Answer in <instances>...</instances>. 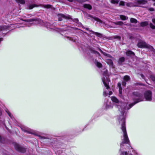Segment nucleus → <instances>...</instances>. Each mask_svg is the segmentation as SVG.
<instances>
[{
  "label": "nucleus",
  "instance_id": "obj_32",
  "mask_svg": "<svg viewBox=\"0 0 155 155\" xmlns=\"http://www.w3.org/2000/svg\"><path fill=\"white\" fill-rule=\"evenodd\" d=\"M97 66L99 68H101L102 66V64L100 63L97 62L96 63Z\"/></svg>",
  "mask_w": 155,
  "mask_h": 155
},
{
  "label": "nucleus",
  "instance_id": "obj_26",
  "mask_svg": "<svg viewBox=\"0 0 155 155\" xmlns=\"http://www.w3.org/2000/svg\"><path fill=\"white\" fill-rule=\"evenodd\" d=\"M7 26H0V31L5 30L7 29Z\"/></svg>",
  "mask_w": 155,
  "mask_h": 155
},
{
  "label": "nucleus",
  "instance_id": "obj_37",
  "mask_svg": "<svg viewBox=\"0 0 155 155\" xmlns=\"http://www.w3.org/2000/svg\"><path fill=\"white\" fill-rule=\"evenodd\" d=\"M6 112L8 113V115L9 116L12 118V119L13 116L12 115V114L10 113L8 111H6Z\"/></svg>",
  "mask_w": 155,
  "mask_h": 155
},
{
  "label": "nucleus",
  "instance_id": "obj_51",
  "mask_svg": "<svg viewBox=\"0 0 155 155\" xmlns=\"http://www.w3.org/2000/svg\"><path fill=\"white\" fill-rule=\"evenodd\" d=\"M2 137H1L0 136V142H2Z\"/></svg>",
  "mask_w": 155,
  "mask_h": 155
},
{
  "label": "nucleus",
  "instance_id": "obj_39",
  "mask_svg": "<svg viewBox=\"0 0 155 155\" xmlns=\"http://www.w3.org/2000/svg\"><path fill=\"white\" fill-rule=\"evenodd\" d=\"M94 19L95 20L99 22H101V21L99 19H98L97 18H94Z\"/></svg>",
  "mask_w": 155,
  "mask_h": 155
},
{
  "label": "nucleus",
  "instance_id": "obj_48",
  "mask_svg": "<svg viewBox=\"0 0 155 155\" xmlns=\"http://www.w3.org/2000/svg\"><path fill=\"white\" fill-rule=\"evenodd\" d=\"M153 22L155 24V18H153L152 20Z\"/></svg>",
  "mask_w": 155,
  "mask_h": 155
},
{
  "label": "nucleus",
  "instance_id": "obj_18",
  "mask_svg": "<svg viewBox=\"0 0 155 155\" xmlns=\"http://www.w3.org/2000/svg\"><path fill=\"white\" fill-rule=\"evenodd\" d=\"M89 49L91 52L92 53H94V54H97L98 55H100V53L97 51L94 50L93 48L89 47Z\"/></svg>",
  "mask_w": 155,
  "mask_h": 155
},
{
  "label": "nucleus",
  "instance_id": "obj_13",
  "mask_svg": "<svg viewBox=\"0 0 155 155\" xmlns=\"http://www.w3.org/2000/svg\"><path fill=\"white\" fill-rule=\"evenodd\" d=\"M90 32H91V33H92V34H94L95 35H96L97 36H98L99 37L101 38L102 37V34L100 33H98L97 32H95L93 31H91Z\"/></svg>",
  "mask_w": 155,
  "mask_h": 155
},
{
  "label": "nucleus",
  "instance_id": "obj_52",
  "mask_svg": "<svg viewBox=\"0 0 155 155\" xmlns=\"http://www.w3.org/2000/svg\"><path fill=\"white\" fill-rule=\"evenodd\" d=\"M68 1L70 2H73V0H68Z\"/></svg>",
  "mask_w": 155,
  "mask_h": 155
},
{
  "label": "nucleus",
  "instance_id": "obj_36",
  "mask_svg": "<svg viewBox=\"0 0 155 155\" xmlns=\"http://www.w3.org/2000/svg\"><path fill=\"white\" fill-rule=\"evenodd\" d=\"M114 38L115 39H117L118 40H120L121 38L120 37L118 36H114Z\"/></svg>",
  "mask_w": 155,
  "mask_h": 155
},
{
  "label": "nucleus",
  "instance_id": "obj_24",
  "mask_svg": "<svg viewBox=\"0 0 155 155\" xmlns=\"http://www.w3.org/2000/svg\"><path fill=\"white\" fill-rule=\"evenodd\" d=\"M37 6H38L35 4H31L29 5L28 7L29 9H32L34 7Z\"/></svg>",
  "mask_w": 155,
  "mask_h": 155
},
{
  "label": "nucleus",
  "instance_id": "obj_40",
  "mask_svg": "<svg viewBox=\"0 0 155 155\" xmlns=\"http://www.w3.org/2000/svg\"><path fill=\"white\" fill-rule=\"evenodd\" d=\"M148 10L150 11H154V9L153 8H148Z\"/></svg>",
  "mask_w": 155,
  "mask_h": 155
},
{
  "label": "nucleus",
  "instance_id": "obj_41",
  "mask_svg": "<svg viewBox=\"0 0 155 155\" xmlns=\"http://www.w3.org/2000/svg\"><path fill=\"white\" fill-rule=\"evenodd\" d=\"M127 155V152H122L121 153V155Z\"/></svg>",
  "mask_w": 155,
  "mask_h": 155
},
{
  "label": "nucleus",
  "instance_id": "obj_9",
  "mask_svg": "<svg viewBox=\"0 0 155 155\" xmlns=\"http://www.w3.org/2000/svg\"><path fill=\"white\" fill-rule=\"evenodd\" d=\"M107 63L109 65L110 67L114 68V65L112 60L111 59H107L106 61Z\"/></svg>",
  "mask_w": 155,
  "mask_h": 155
},
{
  "label": "nucleus",
  "instance_id": "obj_49",
  "mask_svg": "<svg viewBox=\"0 0 155 155\" xmlns=\"http://www.w3.org/2000/svg\"><path fill=\"white\" fill-rule=\"evenodd\" d=\"M79 1L81 2H84L85 1V0H79Z\"/></svg>",
  "mask_w": 155,
  "mask_h": 155
},
{
  "label": "nucleus",
  "instance_id": "obj_55",
  "mask_svg": "<svg viewBox=\"0 0 155 155\" xmlns=\"http://www.w3.org/2000/svg\"><path fill=\"white\" fill-rule=\"evenodd\" d=\"M153 1L155 2V0H152ZM153 5L154 6H155V2L153 4Z\"/></svg>",
  "mask_w": 155,
  "mask_h": 155
},
{
  "label": "nucleus",
  "instance_id": "obj_14",
  "mask_svg": "<svg viewBox=\"0 0 155 155\" xmlns=\"http://www.w3.org/2000/svg\"><path fill=\"white\" fill-rule=\"evenodd\" d=\"M126 54L127 56L134 55L135 54L132 51L130 50H128L126 52Z\"/></svg>",
  "mask_w": 155,
  "mask_h": 155
},
{
  "label": "nucleus",
  "instance_id": "obj_7",
  "mask_svg": "<svg viewBox=\"0 0 155 155\" xmlns=\"http://www.w3.org/2000/svg\"><path fill=\"white\" fill-rule=\"evenodd\" d=\"M58 20L59 21H61L62 20V18L67 19L69 18V15H65L63 14H60L58 15Z\"/></svg>",
  "mask_w": 155,
  "mask_h": 155
},
{
  "label": "nucleus",
  "instance_id": "obj_29",
  "mask_svg": "<svg viewBox=\"0 0 155 155\" xmlns=\"http://www.w3.org/2000/svg\"><path fill=\"white\" fill-rule=\"evenodd\" d=\"M62 151L61 150H59L56 153L58 155H63V154H62Z\"/></svg>",
  "mask_w": 155,
  "mask_h": 155
},
{
  "label": "nucleus",
  "instance_id": "obj_28",
  "mask_svg": "<svg viewBox=\"0 0 155 155\" xmlns=\"http://www.w3.org/2000/svg\"><path fill=\"white\" fill-rule=\"evenodd\" d=\"M124 80L126 81H129L130 79V77L129 76L127 75H126L124 77Z\"/></svg>",
  "mask_w": 155,
  "mask_h": 155
},
{
  "label": "nucleus",
  "instance_id": "obj_57",
  "mask_svg": "<svg viewBox=\"0 0 155 155\" xmlns=\"http://www.w3.org/2000/svg\"><path fill=\"white\" fill-rule=\"evenodd\" d=\"M41 139H45V137H40Z\"/></svg>",
  "mask_w": 155,
  "mask_h": 155
},
{
  "label": "nucleus",
  "instance_id": "obj_10",
  "mask_svg": "<svg viewBox=\"0 0 155 155\" xmlns=\"http://www.w3.org/2000/svg\"><path fill=\"white\" fill-rule=\"evenodd\" d=\"M124 61V57H121L119 58L118 61V63L120 65H122V63Z\"/></svg>",
  "mask_w": 155,
  "mask_h": 155
},
{
  "label": "nucleus",
  "instance_id": "obj_23",
  "mask_svg": "<svg viewBox=\"0 0 155 155\" xmlns=\"http://www.w3.org/2000/svg\"><path fill=\"white\" fill-rule=\"evenodd\" d=\"M16 2L18 3L23 4L25 3V0H15Z\"/></svg>",
  "mask_w": 155,
  "mask_h": 155
},
{
  "label": "nucleus",
  "instance_id": "obj_44",
  "mask_svg": "<svg viewBox=\"0 0 155 155\" xmlns=\"http://www.w3.org/2000/svg\"><path fill=\"white\" fill-rule=\"evenodd\" d=\"M122 88H119V92L120 94H121L122 93Z\"/></svg>",
  "mask_w": 155,
  "mask_h": 155
},
{
  "label": "nucleus",
  "instance_id": "obj_12",
  "mask_svg": "<svg viewBox=\"0 0 155 155\" xmlns=\"http://www.w3.org/2000/svg\"><path fill=\"white\" fill-rule=\"evenodd\" d=\"M137 2L139 4L144 5L147 3V1L146 0H138Z\"/></svg>",
  "mask_w": 155,
  "mask_h": 155
},
{
  "label": "nucleus",
  "instance_id": "obj_54",
  "mask_svg": "<svg viewBox=\"0 0 155 155\" xmlns=\"http://www.w3.org/2000/svg\"><path fill=\"white\" fill-rule=\"evenodd\" d=\"M133 152H134V153H135L136 154H137V153L136 152V151L134 150H133Z\"/></svg>",
  "mask_w": 155,
  "mask_h": 155
},
{
  "label": "nucleus",
  "instance_id": "obj_33",
  "mask_svg": "<svg viewBox=\"0 0 155 155\" xmlns=\"http://www.w3.org/2000/svg\"><path fill=\"white\" fill-rule=\"evenodd\" d=\"M150 78L153 81H155V77L154 75H151L150 76Z\"/></svg>",
  "mask_w": 155,
  "mask_h": 155
},
{
  "label": "nucleus",
  "instance_id": "obj_4",
  "mask_svg": "<svg viewBox=\"0 0 155 155\" xmlns=\"http://www.w3.org/2000/svg\"><path fill=\"white\" fill-rule=\"evenodd\" d=\"M137 46L138 47L140 48H151L152 47L150 45H149L147 44L144 41H140L137 44Z\"/></svg>",
  "mask_w": 155,
  "mask_h": 155
},
{
  "label": "nucleus",
  "instance_id": "obj_62",
  "mask_svg": "<svg viewBox=\"0 0 155 155\" xmlns=\"http://www.w3.org/2000/svg\"><path fill=\"white\" fill-rule=\"evenodd\" d=\"M131 155H132L131 154Z\"/></svg>",
  "mask_w": 155,
  "mask_h": 155
},
{
  "label": "nucleus",
  "instance_id": "obj_30",
  "mask_svg": "<svg viewBox=\"0 0 155 155\" xmlns=\"http://www.w3.org/2000/svg\"><path fill=\"white\" fill-rule=\"evenodd\" d=\"M130 21L131 23H136L137 22V20L134 18H131L130 19Z\"/></svg>",
  "mask_w": 155,
  "mask_h": 155
},
{
  "label": "nucleus",
  "instance_id": "obj_3",
  "mask_svg": "<svg viewBox=\"0 0 155 155\" xmlns=\"http://www.w3.org/2000/svg\"><path fill=\"white\" fill-rule=\"evenodd\" d=\"M102 72L103 74L102 80L104 85L106 87V89H108L109 88L108 84L110 80L109 78V76L107 73V71L106 69H104Z\"/></svg>",
  "mask_w": 155,
  "mask_h": 155
},
{
  "label": "nucleus",
  "instance_id": "obj_20",
  "mask_svg": "<svg viewBox=\"0 0 155 155\" xmlns=\"http://www.w3.org/2000/svg\"><path fill=\"white\" fill-rule=\"evenodd\" d=\"M113 24L116 25H119L120 26H122L124 24L123 22L121 21H118L115 22H114Z\"/></svg>",
  "mask_w": 155,
  "mask_h": 155
},
{
  "label": "nucleus",
  "instance_id": "obj_16",
  "mask_svg": "<svg viewBox=\"0 0 155 155\" xmlns=\"http://www.w3.org/2000/svg\"><path fill=\"white\" fill-rule=\"evenodd\" d=\"M46 26L48 28H49L51 29H53L54 27L53 26V24H51L50 23H46Z\"/></svg>",
  "mask_w": 155,
  "mask_h": 155
},
{
  "label": "nucleus",
  "instance_id": "obj_50",
  "mask_svg": "<svg viewBox=\"0 0 155 155\" xmlns=\"http://www.w3.org/2000/svg\"><path fill=\"white\" fill-rule=\"evenodd\" d=\"M99 50L101 52L102 54V53L103 52V51H102V50L101 49H99Z\"/></svg>",
  "mask_w": 155,
  "mask_h": 155
},
{
  "label": "nucleus",
  "instance_id": "obj_25",
  "mask_svg": "<svg viewBox=\"0 0 155 155\" xmlns=\"http://www.w3.org/2000/svg\"><path fill=\"white\" fill-rule=\"evenodd\" d=\"M126 5L128 7H131L134 6V4L131 2L126 3Z\"/></svg>",
  "mask_w": 155,
  "mask_h": 155
},
{
  "label": "nucleus",
  "instance_id": "obj_45",
  "mask_svg": "<svg viewBox=\"0 0 155 155\" xmlns=\"http://www.w3.org/2000/svg\"><path fill=\"white\" fill-rule=\"evenodd\" d=\"M140 76H141V77L143 78V79H144V76L142 74H140Z\"/></svg>",
  "mask_w": 155,
  "mask_h": 155
},
{
  "label": "nucleus",
  "instance_id": "obj_31",
  "mask_svg": "<svg viewBox=\"0 0 155 155\" xmlns=\"http://www.w3.org/2000/svg\"><path fill=\"white\" fill-rule=\"evenodd\" d=\"M65 37H66L68 39L70 40V41H71L73 42H74L75 41V39L73 38L70 37L68 36H67L66 35L65 36Z\"/></svg>",
  "mask_w": 155,
  "mask_h": 155
},
{
  "label": "nucleus",
  "instance_id": "obj_27",
  "mask_svg": "<svg viewBox=\"0 0 155 155\" xmlns=\"http://www.w3.org/2000/svg\"><path fill=\"white\" fill-rule=\"evenodd\" d=\"M42 6L44 8H51V6L49 5H42Z\"/></svg>",
  "mask_w": 155,
  "mask_h": 155
},
{
  "label": "nucleus",
  "instance_id": "obj_61",
  "mask_svg": "<svg viewBox=\"0 0 155 155\" xmlns=\"http://www.w3.org/2000/svg\"><path fill=\"white\" fill-rule=\"evenodd\" d=\"M114 27V28H117L116 27Z\"/></svg>",
  "mask_w": 155,
  "mask_h": 155
},
{
  "label": "nucleus",
  "instance_id": "obj_11",
  "mask_svg": "<svg viewBox=\"0 0 155 155\" xmlns=\"http://www.w3.org/2000/svg\"><path fill=\"white\" fill-rule=\"evenodd\" d=\"M21 129L23 131L25 132H27L29 134H34L33 132L31 130H29L27 128L24 129L23 128H21Z\"/></svg>",
  "mask_w": 155,
  "mask_h": 155
},
{
  "label": "nucleus",
  "instance_id": "obj_46",
  "mask_svg": "<svg viewBox=\"0 0 155 155\" xmlns=\"http://www.w3.org/2000/svg\"><path fill=\"white\" fill-rule=\"evenodd\" d=\"M153 54L154 56H155V50L154 49H153Z\"/></svg>",
  "mask_w": 155,
  "mask_h": 155
},
{
  "label": "nucleus",
  "instance_id": "obj_19",
  "mask_svg": "<svg viewBox=\"0 0 155 155\" xmlns=\"http://www.w3.org/2000/svg\"><path fill=\"white\" fill-rule=\"evenodd\" d=\"M148 24L147 21H145L142 22L140 23V25L142 27H144L147 25Z\"/></svg>",
  "mask_w": 155,
  "mask_h": 155
},
{
  "label": "nucleus",
  "instance_id": "obj_59",
  "mask_svg": "<svg viewBox=\"0 0 155 155\" xmlns=\"http://www.w3.org/2000/svg\"><path fill=\"white\" fill-rule=\"evenodd\" d=\"M129 147H131V149H132V148L130 146V145H129Z\"/></svg>",
  "mask_w": 155,
  "mask_h": 155
},
{
  "label": "nucleus",
  "instance_id": "obj_1",
  "mask_svg": "<svg viewBox=\"0 0 155 155\" xmlns=\"http://www.w3.org/2000/svg\"><path fill=\"white\" fill-rule=\"evenodd\" d=\"M111 99L113 102L117 103L116 105L121 114L119 119V121L120 124H121V129L123 133V139L120 143V151L124 144L129 143L130 142L126 130L125 117L127 110L130 108V104L129 105V107H128L127 103L119 101L118 99L114 97H112Z\"/></svg>",
  "mask_w": 155,
  "mask_h": 155
},
{
  "label": "nucleus",
  "instance_id": "obj_8",
  "mask_svg": "<svg viewBox=\"0 0 155 155\" xmlns=\"http://www.w3.org/2000/svg\"><path fill=\"white\" fill-rule=\"evenodd\" d=\"M40 20L38 19H35L32 18L31 19H27L25 20V21L27 22L28 23H30L32 21H35L36 22V23H38Z\"/></svg>",
  "mask_w": 155,
  "mask_h": 155
},
{
  "label": "nucleus",
  "instance_id": "obj_6",
  "mask_svg": "<svg viewBox=\"0 0 155 155\" xmlns=\"http://www.w3.org/2000/svg\"><path fill=\"white\" fill-rule=\"evenodd\" d=\"M104 106L106 109H111L113 107V104L110 101L108 100L105 101Z\"/></svg>",
  "mask_w": 155,
  "mask_h": 155
},
{
  "label": "nucleus",
  "instance_id": "obj_56",
  "mask_svg": "<svg viewBox=\"0 0 155 155\" xmlns=\"http://www.w3.org/2000/svg\"><path fill=\"white\" fill-rule=\"evenodd\" d=\"M2 114V112L1 110H0V115Z\"/></svg>",
  "mask_w": 155,
  "mask_h": 155
},
{
  "label": "nucleus",
  "instance_id": "obj_22",
  "mask_svg": "<svg viewBox=\"0 0 155 155\" xmlns=\"http://www.w3.org/2000/svg\"><path fill=\"white\" fill-rule=\"evenodd\" d=\"M119 2V0H111L110 2L114 4H116L118 3Z\"/></svg>",
  "mask_w": 155,
  "mask_h": 155
},
{
  "label": "nucleus",
  "instance_id": "obj_2",
  "mask_svg": "<svg viewBox=\"0 0 155 155\" xmlns=\"http://www.w3.org/2000/svg\"><path fill=\"white\" fill-rule=\"evenodd\" d=\"M132 98L134 102L130 104V108L140 102L144 101H151L152 99V93L149 90L145 91L144 93L143 97L142 94L140 92H134L133 93Z\"/></svg>",
  "mask_w": 155,
  "mask_h": 155
},
{
  "label": "nucleus",
  "instance_id": "obj_35",
  "mask_svg": "<svg viewBox=\"0 0 155 155\" xmlns=\"http://www.w3.org/2000/svg\"><path fill=\"white\" fill-rule=\"evenodd\" d=\"M125 2L123 1H121L119 3V5L121 6H124L125 5Z\"/></svg>",
  "mask_w": 155,
  "mask_h": 155
},
{
  "label": "nucleus",
  "instance_id": "obj_17",
  "mask_svg": "<svg viewBox=\"0 0 155 155\" xmlns=\"http://www.w3.org/2000/svg\"><path fill=\"white\" fill-rule=\"evenodd\" d=\"M84 7L86 8H87L89 10H91L92 8L91 6L89 4H85L84 5Z\"/></svg>",
  "mask_w": 155,
  "mask_h": 155
},
{
  "label": "nucleus",
  "instance_id": "obj_47",
  "mask_svg": "<svg viewBox=\"0 0 155 155\" xmlns=\"http://www.w3.org/2000/svg\"><path fill=\"white\" fill-rule=\"evenodd\" d=\"M74 21L77 23L78 21V19H74Z\"/></svg>",
  "mask_w": 155,
  "mask_h": 155
},
{
  "label": "nucleus",
  "instance_id": "obj_43",
  "mask_svg": "<svg viewBox=\"0 0 155 155\" xmlns=\"http://www.w3.org/2000/svg\"><path fill=\"white\" fill-rule=\"evenodd\" d=\"M119 88H121V84L120 83H118L117 84Z\"/></svg>",
  "mask_w": 155,
  "mask_h": 155
},
{
  "label": "nucleus",
  "instance_id": "obj_58",
  "mask_svg": "<svg viewBox=\"0 0 155 155\" xmlns=\"http://www.w3.org/2000/svg\"><path fill=\"white\" fill-rule=\"evenodd\" d=\"M86 29L87 30H88V28H86Z\"/></svg>",
  "mask_w": 155,
  "mask_h": 155
},
{
  "label": "nucleus",
  "instance_id": "obj_21",
  "mask_svg": "<svg viewBox=\"0 0 155 155\" xmlns=\"http://www.w3.org/2000/svg\"><path fill=\"white\" fill-rule=\"evenodd\" d=\"M120 18L123 20H125L128 19V17L124 15H121L120 16Z\"/></svg>",
  "mask_w": 155,
  "mask_h": 155
},
{
  "label": "nucleus",
  "instance_id": "obj_42",
  "mask_svg": "<svg viewBox=\"0 0 155 155\" xmlns=\"http://www.w3.org/2000/svg\"><path fill=\"white\" fill-rule=\"evenodd\" d=\"M126 81H123L122 82V85L125 86L126 84Z\"/></svg>",
  "mask_w": 155,
  "mask_h": 155
},
{
  "label": "nucleus",
  "instance_id": "obj_53",
  "mask_svg": "<svg viewBox=\"0 0 155 155\" xmlns=\"http://www.w3.org/2000/svg\"><path fill=\"white\" fill-rule=\"evenodd\" d=\"M59 30V31H63V29H58Z\"/></svg>",
  "mask_w": 155,
  "mask_h": 155
},
{
  "label": "nucleus",
  "instance_id": "obj_15",
  "mask_svg": "<svg viewBox=\"0 0 155 155\" xmlns=\"http://www.w3.org/2000/svg\"><path fill=\"white\" fill-rule=\"evenodd\" d=\"M112 92L111 91H110L108 93L106 91H104L103 92V95L104 96H107L108 94L109 95H110L112 94Z\"/></svg>",
  "mask_w": 155,
  "mask_h": 155
},
{
  "label": "nucleus",
  "instance_id": "obj_34",
  "mask_svg": "<svg viewBox=\"0 0 155 155\" xmlns=\"http://www.w3.org/2000/svg\"><path fill=\"white\" fill-rule=\"evenodd\" d=\"M150 27L152 29H155V26L153 25L152 23H150Z\"/></svg>",
  "mask_w": 155,
  "mask_h": 155
},
{
  "label": "nucleus",
  "instance_id": "obj_38",
  "mask_svg": "<svg viewBox=\"0 0 155 155\" xmlns=\"http://www.w3.org/2000/svg\"><path fill=\"white\" fill-rule=\"evenodd\" d=\"M102 54L104 55L107 56L109 57H111V56L109 54H107V53L103 52Z\"/></svg>",
  "mask_w": 155,
  "mask_h": 155
},
{
  "label": "nucleus",
  "instance_id": "obj_5",
  "mask_svg": "<svg viewBox=\"0 0 155 155\" xmlns=\"http://www.w3.org/2000/svg\"><path fill=\"white\" fill-rule=\"evenodd\" d=\"M14 147L17 150L21 153H24L26 151V149L25 148L21 147L17 143H15Z\"/></svg>",
  "mask_w": 155,
  "mask_h": 155
},
{
  "label": "nucleus",
  "instance_id": "obj_60",
  "mask_svg": "<svg viewBox=\"0 0 155 155\" xmlns=\"http://www.w3.org/2000/svg\"><path fill=\"white\" fill-rule=\"evenodd\" d=\"M64 32H66V31L65 30H64Z\"/></svg>",
  "mask_w": 155,
  "mask_h": 155
}]
</instances>
